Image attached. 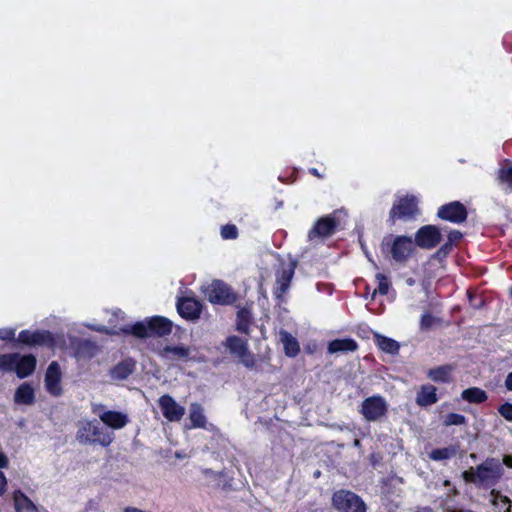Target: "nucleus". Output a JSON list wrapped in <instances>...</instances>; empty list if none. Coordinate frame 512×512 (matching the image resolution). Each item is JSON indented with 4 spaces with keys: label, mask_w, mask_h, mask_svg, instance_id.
I'll use <instances>...</instances> for the list:
<instances>
[{
    "label": "nucleus",
    "mask_w": 512,
    "mask_h": 512,
    "mask_svg": "<svg viewBox=\"0 0 512 512\" xmlns=\"http://www.w3.org/2000/svg\"><path fill=\"white\" fill-rule=\"evenodd\" d=\"M204 472H205V474H207L209 476H213V477L216 476V474L211 470H205Z\"/></svg>",
    "instance_id": "obj_49"
},
{
    "label": "nucleus",
    "mask_w": 512,
    "mask_h": 512,
    "mask_svg": "<svg viewBox=\"0 0 512 512\" xmlns=\"http://www.w3.org/2000/svg\"><path fill=\"white\" fill-rule=\"evenodd\" d=\"M16 330L14 328H1L0 340L12 341L15 340Z\"/></svg>",
    "instance_id": "obj_40"
},
{
    "label": "nucleus",
    "mask_w": 512,
    "mask_h": 512,
    "mask_svg": "<svg viewBox=\"0 0 512 512\" xmlns=\"http://www.w3.org/2000/svg\"><path fill=\"white\" fill-rule=\"evenodd\" d=\"M357 348V343L351 338L335 339L329 343L328 352L330 354L338 352H352Z\"/></svg>",
    "instance_id": "obj_22"
},
{
    "label": "nucleus",
    "mask_w": 512,
    "mask_h": 512,
    "mask_svg": "<svg viewBox=\"0 0 512 512\" xmlns=\"http://www.w3.org/2000/svg\"><path fill=\"white\" fill-rule=\"evenodd\" d=\"M438 216L443 220L461 223L467 218V211L461 203L451 202L439 208Z\"/></svg>",
    "instance_id": "obj_15"
},
{
    "label": "nucleus",
    "mask_w": 512,
    "mask_h": 512,
    "mask_svg": "<svg viewBox=\"0 0 512 512\" xmlns=\"http://www.w3.org/2000/svg\"><path fill=\"white\" fill-rule=\"evenodd\" d=\"M376 278L378 281V287L374 289L372 297H374L377 293L381 295L387 294L390 287V282L383 274H377Z\"/></svg>",
    "instance_id": "obj_36"
},
{
    "label": "nucleus",
    "mask_w": 512,
    "mask_h": 512,
    "mask_svg": "<svg viewBox=\"0 0 512 512\" xmlns=\"http://www.w3.org/2000/svg\"><path fill=\"white\" fill-rule=\"evenodd\" d=\"M375 341L378 347L386 353L395 354L399 349L398 343L391 338L377 334L375 335Z\"/></svg>",
    "instance_id": "obj_31"
},
{
    "label": "nucleus",
    "mask_w": 512,
    "mask_h": 512,
    "mask_svg": "<svg viewBox=\"0 0 512 512\" xmlns=\"http://www.w3.org/2000/svg\"><path fill=\"white\" fill-rule=\"evenodd\" d=\"M18 353L0 355V370L5 372L15 371Z\"/></svg>",
    "instance_id": "obj_34"
},
{
    "label": "nucleus",
    "mask_w": 512,
    "mask_h": 512,
    "mask_svg": "<svg viewBox=\"0 0 512 512\" xmlns=\"http://www.w3.org/2000/svg\"><path fill=\"white\" fill-rule=\"evenodd\" d=\"M160 356L165 360L188 359L191 354V348L183 344L175 346H165L159 352Z\"/></svg>",
    "instance_id": "obj_19"
},
{
    "label": "nucleus",
    "mask_w": 512,
    "mask_h": 512,
    "mask_svg": "<svg viewBox=\"0 0 512 512\" xmlns=\"http://www.w3.org/2000/svg\"><path fill=\"white\" fill-rule=\"evenodd\" d=\"M333 505L339 512H366V505L353 492L340 490L334 493Z\"/></svg>",
    "instance_id": "obj_4"
},
{
    "label": "nucleus",
    "mask_w": 512,
    "mask_h": 512,
    "mask_svg": "<svg viewBox=\"0 0 512 512\" xmlns=\"http://www.w3.org/2000/svg\"><path fill=\"white\" fill-rule=\"evenodd\" d=\"M189 419L191 421V428H206L207 421L200 404L192 403L190 405Z\"/></svg>",
    "instance_id": "obj_24"
},
{
    "label": "nucleus",
    "mask_w": 512,
    "mask_h": 512,
    "mask_svg": "<svg viewBox=\"0 0 512 512\" xmlns=\"http://www.w3.org/2000/svg\"><path fill=\"white\" fill-rule=\"evenodd\" d=\"M76 439L81 444H99L109 446L114 440V434L105 431L95 420H82L78 424Z\"/></svg>",
    "instance_id": "obj_3"
},
{
    "label": "nucleus",
    "mask_w": 512,
    "mask_h": 512,
    "mask_svg": "<svg viewBox=\"0 0 512 512\" xmlns=\"http://www.w3.org/2000/svg\"><path fill=\"white\" fill-rule=\"evenodd\" d=\"M337 228L334 217L325 216L320 218L308 233V239L313 242L322 241L331 236Z\"/></svg>",
    "instance_id": "obj_13"
},
{
    "label": "nucleus",
    "mask_w": 512,
    "mask_h": 512,
    "mask_svg": "<svg viewBox=\"0 0 512 512\" xmlns=\"http://www.w3.org/2000/svg\"><path fill=\"white\" fill-rule=\"evenodd\" d=\"M434 322H435L434 317H432L430 314H424L421 317L420 325H421V328L428 329L434 324Z\"/></svg>",
    "instance_id": "obj_42"
},
{
    "label": "nucleus",
    "mask_w": 512,
    "mask_h": 512,
    "mask_svg": "<svg viewBox=\"0 0 512 512\" xmlns=\"http://www.w3.org/2000/svg\"><path fill=\"white\" fill-rule=\"evenodd\" d=\"M418 200L415 196H406L400 198L390 211V220L395 222L396 219H409L418 213Z\"/></svg>",
    "instance_id": "obj_9"
},
{
    "label": "nucleus",
    "mask_w": 512,
    "mask_h": 512,
    "mask_svg": "<svg viewBox=\"0 0 512 512\" xmlns=\"http://www.w3.org/2000/svg\"><path fill=\"white\" fill-rule=\"evenodd\" d=\"M505 387H506L509 391H512V372H510V373L506 376V379H505Z\"/></svg>",
    "instance_id": "obj_44"
},
{
    "label": "nucleus",
    "mask_w": 512,
    "mask_h": 512,
    "mask_svg": "<svg viewBox=\"0 0 512 512\" xmlns=\"http://www.w3.org/2000/svg\"><path fill=\"white\" fill-rule=\"evenodd\" d=\"M461 397L469 403H483L487 400V393L478 387L468 388L462 391Z\"/></svg>",
    "instance_id": "obj_28"
},
{
    "label": "nucleus",
    "mask_w": 512,
    "mask_h": 512,
    "mask_svg": "<svg viewBox=\"0 0 512 512\" xmlns=\"http://www.w3.org/2000/svg\"><path fill=\"white\" fill-rule=\"evenodd\" d=\"M17 342L28 346H48L53 347L55 339L48 331H30L23 330L19 333Z\"/></svg>",
    "instance_id": "obj_11"
},
{
    "label": "nucleus",
    "mask_w": 512,
    "mask_h": 512,
    "mask_svg": "<svg viewBox=\"0 0 512 512\" xmlns=\"http://www.w3.org/2000/svg\"><path fill=\"white\" fill-rule=\"evenodd\" d=\"M452 373V366H439L428 371V377L435 382H448Z\"/></svg>",
    "instance_id": "obj_29"
},
{
    "label": "nucleus",
    "mask_w": 512,
    "mask_h": 512,
    "mask_svg": "<svg viewBox=\"0 0 512 512\" xmlns=\"http://www.w3.org/2000/svg\"><path fill=\"white\" fill-rule=\"evenodd\" d=\"M416 512H433L430 508H421L417 510Z\"/></svg>",
    "instance_id": "obj_48"
},
{
    "label": "nucleus",
    "mask_w": 512,
    "mask_h": 512,
    "mask_svg": "<svg viewBox=\"0 0 512 512\" xmlns=\"http://www.w3.org/2000/svg\"><path fill=\"white\" fill-rule=\"evenodd\" d=\"M499 184L506 190H512V162L505 163L497 173Z\"/></svg>",
    "instance_id": "obj_27"
},
{
    "label": "nucleus",
    "mask_w": 512,
    "mask_h": 512,
    "mask_svg": "<svg viewBox=\"0 0 512 512\" xmlns=\"http://www.w3.org/2000/svg\"><path fill=\"white\" fill-rule=\"evenodd\" d=\"M416 402L420 406H430L437 402L436 388L424 385L417 394Z\"/></svg>",
    "instance_id": "obj_23"
},
{
    "label": "nucleus",
    "mask_w": 512,
    "mask_h": 512,
    "mask_svg": "<svg viewBox=\"0 0 512 512\" xmlns=\"http://www.w3.org/2000/svg\"><path fill=\"white\" fill-rule=\"evenodd\" d=\"M457 450L455 447H444V448H438L434 449L429 453L430 459L434 461H441L451 458L456 454Z\"/></svg>",
    "instance_id": "obj_33"
},
{
    "label": "nucleus",
    "mask_w": 512,
    "mask_h": 512,
    "mask_svg": "<svg viewBox=\"0 0 512 512\" xmlns=\"http://www.w3.org/2000/svg\"><path fill=\"white\" fill-rule=\"evenodd\" d=\"M462 234L459 232V231H451L449 233V243H446L445 245H443L439 252L438 253H444L446 254L450 249H451V243L454 242V241H457L461 238Z\"/></svg>",
    "instance_id": "obj_38"
},
{
    "label": "nucleus",
    "mask_w": 512,
    "mask_h": 512,
    "mask_svg": "<svg viewBox=\"0 0 512 512\" xmlns=\"http://www.w3.org/2000/svg\"><path fill=\"white\" fill-rule=\"evenodd\" d=\"M223 239H235L237 237V228L235 225H225L221 229Z\"/></svg>",
    "instance_id": "obj_39"
},
{
    "label": "nucleus",
    "mask_w": 512,
    "mask_h": 512,
    "mask_svg": "<svg viewBox=\"0 0 512 512\" xmlns=\"http://www.w3.org/2000/svg\"><path fill=\"white\" fill-rule=\"evenodd\" d=\"M158 406L163 417L170 422H179L186 412L185 407L170 395L161 396L158 399Z\"/></svg>",
    "instance_id": "obj_10"
},
{
    "label": "nucleus",
    "mask_w": 512,
    "mask_h": 512,
    "mask_svg": "<svg viewBox=\"0 0 512 512\" xmlns=\"http://www.w3.org/2000/svg\"><path fill=\"white\" fill-rule=\"evenodd\" d=\"M293 275V264L289 263L281 265V268L278 270L276 275V287L274 293L277 298H281L286 293L290 286Z\"/></svg>",
    "instance_id": "obj_17"
},
{
    "label": "nucleus",
    "mask_w": 512,
    "mask_h": 512,
    "mask_svg": "<svg viewBox=\"0 0 512 512\" xmlns=\"http://www.w3.org/2000/svg\"><path fill=\"white\" fill-rule=\"evenodd\" d=\"M440 230L434 225L421 227L415 235V243L423 249H432L441 241Z\"/></svg>",
    "instance_id": "obj_14"
},
{
    "label": "nucleus",
    "mask_w": 512,
    "mask_h": 512,
    "mask_svg": "<svg viewBox=\"0 0 512 512\" xmlns=\"http://www.w3.org/2000/svg\"><path fill=\"white\" fill-rule=\"evenodd\" d=\"M387 410L386 400L379 395L366 398L361 405V413L367 421L380 420L386 415Z\"/></svg>",
    "instance_id": "obj_8"
},
{
    "label": "nucleus",
    "mask_w": 512,
    "mask_h": 512,
    "mask_svg": "<svg viewBox=\"0 0 512 512\" xmlns=\"http://www.w3.org/2000/svg\"><path fill=\"white\" fill-rule=\"evenodd\" d=\"M227 349L249 369L256 365L255 355L248 349V341L237 336H230L225 343Z\"/></svg>",
    "instance_id": "obj_5"
},
{
    "label": "nucleus",
    "mask_w": 512,
    "mask_h": 512,
    "mask_svg": "<svg viewBox=\"0 0 512 512\" xmlns=\"http://www.w3.org/2000/svg\"><path fill=\"white\" fill-rule=\"evenodd\" d=\"M498 411L507 421H512V403H505L501 405Z\"/></svg>",
    "instance_id": "obj_41"
},
{
    "label": "nucleus",
    "mask_w": 512,
    "mask_h": 512,
    "mask_svg": "<svg viewBox=\"0 0 512 512\" xmlns=\"http://www.w3.org/2000/svg\"><path fill=\"white\" fill-rule=\"evenodd\" d=\"M14 399H15V402L18 404H25V405L32 404L34 401L33 388L27 383L20 385L19 388L15 392Z\"/></svg>",
    "instance_id": "obj_26"
},
{
    "label": "nucleus",
    "mask_w": 512,
    "mask_h": 512,
    "mask_svg": "<svg viewBox=\"0 0 512 512\" xmlns=\"http://www.w3.org/2000/svg\"><path fill=\"white\" fill-rule=\"evenodd\" d=\"M506 465L509 468H512V456L507 455L503 458L502 465Z\"/></svg>",
    "instance_id": "obj_45"
},
{
    "label": "nucleus",
    "mask_w": 512,
    "mask_h": 512,
    "mask_svg": "<svg viewBox=\"0 0 512 512\" xmlns=\"http://www.w3.org/2000/svg\"><path fill=\"white\" fill-rule=\"evenodd\" d=\"M383 244H391L392 257L398 262L406 261L414 251V242L406 236H397L392 242L385 239Z\"/></svg>",
    "instance_id": "obj_12"
},
{
    "label": "nucleus",
    "mask_w": 512,
    "mask_h": 512,
    "mask_svg": "<svg viewBox=\"0 0 512 512\" xmlns=\"http://www.w3.org/2000/svg\"><path fill=\"white\" fill-rule=\"evenodd\" d=\"M61 380V371L59 365L56 362H52L46 371L45 375V386L47 391L54 395L58 396L61 394L62 389L60 385Z\"/></svg>",
    "instance_id": "obj_18"
},
{
    "label": "nucleus",
    "mask_w": 512,
    "mask_h": 512,
    "mask_svg": "<svg viewBox=\"0 0 512 512\" xmlns=\"http://www.w3.org/2000/svg\"><path fill=\"white\" fill-rule=\"evenodd\" d=\"M207 299L214 304H230L234 302L235 295L231 288L220 280H214L203 288Z\"/></svg>",
    "instance_id": "obj_6"
},
{
    "label": "nucleus",
    "mask_w": 512,
    "mask_h": 512,
    "mask_svg": "<svg viewBox=\"0 0 512 512\" xmlns=\"http://www.w3.org/2000/svg\"><path fill=\"white\" fill-rule=\"evenodd\" d=\"M177 310L181 317L187 320H196L201 313V303L191 297L179 298L177 301Z\"/></svg>",
    "instance_id": "obj_16"
},
{
    "label": "nucleus",
    "mask_w": 512,
    "mask_h": 512,
    "mask_svg": "<svg viewBox=\"0 0 512 512\" xmlns=\"http://www.w3.org/2000/svg\"><path fill=\"white\" fill-rule=\"evenodd\" d=\"M7 464H8L7 457L3 453H0V468L6 467Z\"/></svg>",
    "instance_id": "obj_46"
},
{
    "label": "nucleus",
    "mask_w": 512,
    "mask_h": 512,
    "mask_svg": "<svg viewBox=\"0 0 512 512\" xmlns=\"http://www.w3.org/2000/svg\"><path fill=\"white\" fill-rule=\"evenodd\" d=\"M279 336L286 356L296 357L300 352V346L297 339L284 330L279 332Z\"/></svg>",
    "instance_id": "obj_21"
},
{
    "label": "nucleus",
    "mask_w": 512,
    "mask_h": 512,
    "mask_svg": "<svg viewBox=\"0 0 512 512\" xmlns=\"http://www.w3.org/2000/svg\"><path fill=\"white\" fill-rule=\"evenodd\" d=\"M466 423V418L457 413H450L445 416L444 418V425L445 426H452V425H463Z\"/></svg>",
    "instance_id": "obj_37"
},
{
    "label": "nucleus",
    "mask_w": 512,
    "mask_h": 512,
    "mask_svg": "<svg viewBox=\"0 0 512 512\" xmlns=\"http://www.w3.org/2000/svg\"><path fill=\"white\" fill-rule=\"evenodd\" d=\"M98 331H105L110 333L105 327L95 328ZM172 322L167 318L161 316H155L147 319L144 322H138L133 326L119 327L118 331H111V333L117 334L118 332L132 333L137 337L145 338L152 335L164 336L171 332Z\"/></svg>",
    "instance_id": "obj_2"
},
{
    "label": "nucleus",
    "mask_w": 512,
    "mask_h": 512,
    "mask_svg": "<svg viewBox=\"0 0 512 512\" xmlns=\"http://www.w3.org/2000/svg\"><path fill=\"white\" fill-rule=\"evenodd\" d=\"M503 472L504 468L498 459L488 458L476 468L464 471L463 478L466 482L489 488L501 479Z\"/></svg>",
    "instance_id": "obj_1"
},
{
    "label": "nucleus",
    "mask_w": 512,
    "mask_h": 512,
    "mask_svg": "<svg viewBox=\"0 0 512 512\" xmlns=\"http://www.w3.org/2000/svg\"><path fill=\"white\" fill-rule=\"evenodd\" d=\"M36 366V358L32 355L20 356L16 362L15 372L18 377L24 378L33 373Z\"/></svg>",
    "instance_id": "obj_20"
},
{
    "label": "nucleus",
    "mask_w": 512,
    "mask_h": 512,
    "mask_svg": "<svg viewBox=\"0 0 512 512\" xmlns=\"http://www.w3.org/2000/svg\"><path fill=\"white\" fill-rule=\"evenodd\" d=\"M311 172H312L314 175L319 176V174H318V172H317V170H316V169H314V168H313V169H311Z\"/></svg>",
    "instance_id": "obj_50"
},
{
    "label": "nucleus",
    "mask_w": 512,
    "mask_h": 512,
    "mask_svg": "<svg viewBox=\"0 0 512 512\" xmlns=\"http://www.w3.org/2000/svg\"><path fill=\"white\" fill-rule=\"evenodd\" d=\"M91 409L93 414L108 427L112 429H121L128 423V416L120 411L108 410L104 405L99 403H92Z\"/></svg>",
    "instance_id": "obj_7"
},
{
    "label": "nucleus",
    "mask_w": 512,
    "mask_h": 512,
    "mask_svg": "<svg viewBox=\"0 0 512 512\" xmlns=\"http://www.w3.org/2000/svg\"><path fill=\"white\" fill-rule=\"evenodd\" d=\"M250 313L247 310H241L237 316V330L242 333H248Z\"/></svg>",
    "instance_id": "obj_35"
},
{
    "label": "nucleus",
    "mask_w": 512,
    "mask_h": 512,
    "mask_svg": "<svg viewBox=\"0 0 512 512\" xmlns=\"http://www.w3.org/2000/svg\"><path fill=\"white\" fill-rule=\"evenodd\" d=\"M134 370V363L131 361H125L117 365L113 371V378L116 379H125L127 378Z\"/></svg>",
    "instance_id": "obj_32"
},
{
    "label": "nucleus",
    "mask_w": 512,
    "mask_h": 512,
    "mask_svg": "<svg viewBox=\"0 0 512 512\" xmlns=\"http://www.w3.org/2000/svg\"><path fill=\"white\" fill-rule=\"evenodd\" d=\"M13 500L16 512H38L34 503L20 491L14 493Z\"/></svg>",
    "instance_id": "obj_25"
},
{
    "label": "nucleus",
    "mask_w": 512,
    "mask_h": 512,
    "mask_svg": "<svg viewBox=\"0 0 512 512\" xmlns=\"http://www.w3.org/2000/svg\"><path fill=\"white\" fill-rule=\"evenodd\" d=\"M7 480L3 472H0V495L6 490Z\"/></svg>",
    "instance_id": "obj_43"
},
{
    "label": "nucleus",
    "mask_w": 512,
    "mask_h": 512,
    "mask_svg": "<svg viewBox=\"0 0 512 512\" xmlns=\"http://www.w3.org/2000/svg\"><path fill=\"white\" fill-rule=\"evenodd\" d=\"M492 496V504L499 509V511L502 512H512V502L507 497L502 495L500 492H496L495 490H492L491 492Z\"/></svg>",
    "instance_id": "obj_30"
},
{
    "label": "nucleus",
    "mask_w": 512,
    "mask_h": 512,
    "mask_svg": "<svg viewBox=\"0 0 512 512\" xmlns=\"http://www.w3.org/2000/svg\"><path fill=\"white\" fill-rule=\"evenodd\" d=\"M113 315L117 318H120V319H124L125 318V314L123 312H121L120 310L119 311H115L113 313Z\"/></svg>",
    "instance_id": "obj_47"
}]
</instances>
